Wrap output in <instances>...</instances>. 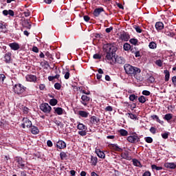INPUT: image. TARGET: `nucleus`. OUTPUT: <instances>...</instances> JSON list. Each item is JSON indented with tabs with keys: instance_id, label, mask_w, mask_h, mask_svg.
I'll use <instances>...</instances> for the list:
<instances>
[{
	"instance_id": "obj_1",
	"label": "nucleus",
	"mask_w": 176,
	"mask_h": 176,
	"mask_svg": "<svg viewBox=\"0 0 176 176\" xmlns=\"http://www.w3.org/2000/svg\"><path fill=\"white\" fill-rule=\"evenodd\" d=\"M104 55L105 56L106 61H108L111 65L119 64L123 65L126 64V59L123 56H115L118 47L115 46V43H107L102 47Z\"/></svg>"
},
{
	"instance_id": "obj_2",
	"label": "nucleus",
	"mask_w": 176,
	"mask_h": 176,
	"mask_svg": "<svg viewBox=\"0 0 176 176\" xmlns=\"http://www.w3.org/2000/svg\"><path fill=\"white\" fill-rule=\"evenodd\" d=\"M124 69L127 75H131V76H135L138 74H141V69L138 67H135L130 64H125L124 65Z\"/></svg>"
},
{
	"instance_id": "obj_3",
	"label": "nucleus",
	"mask_w": 176,
	"mask_h": 176,
	"mask_svg": "<svg viewBox=\"0 0 176 176\" xmlns=\"http://www.w3.org/2000/svg\"><path fill=\"white\" fill-rule=\"evenodd\" d=\"M26 90H27V87H24L21 84H16L13 87L14 93H15V94H17L18 96L23 94L24 91H25Z\"/></svg>"
},
{
	"instance_id": "obj_4",
	"label": "nucleus",
	"mask_w": 176,
	"mask_h": 176,
	"mask_svg": "<svg viewBox=\"0 0 176 176\" xmlns=\"http://www.w3.org/2000/svg\"><path fill=\"white\" fill-rule=\"evenodd\" d=\"M126 140L130 144H137V142H140V137H138V135L135 132L128 136Z\"/></svg>"
},
{
	"instance_id": "obj_5",
	"label": "nucleus",
	"mask_w": 176,
	"mask_h": 176,
	"mask_svg": "<svg viewBox=\"0 0 176 176\" xmlns=\"http://www.w3.org/2000/svg\"><path fill=\"white\" fill-rule=\"evenodd\" d=\"M40 109L42 112H44V113H50L52 111V107H50L48 103H42L40 104Z\"/></svg>"
},
{
	"instance_id": "obj_6",
	"label": "nucleus",
	"mask_w": 176,
	"mask_h": 176,
	"mask_svg": "<svg viewBox=\"0 0 176 176\" xmlns=\"http://www.w3.org/2000/svg\"><path fill=\"white\" fill-rule=\"evenodd\" d=\"M22 122L21 127L23 129H25V127H27V129H31V127H32V122L28 118H23Z\"/></svg>"
},
{
	"instance_id": "obj_7",
	"label": "nucleus",
	"mask_w": 176,
	"mask_h": 176,
	"mask_svg": "<svg viewBox=\"0 0 176 176\" xmlns=\"http://www.w3.org/2000/svg\"><path fill=\"white\" fill-rule=\"evenodd\" d=\"M91 98L90 97L87 96V95H82L81 96V100L80 102L84 107H87L88 104H90V100Z\"/></svg>"
},
{
	"instance_id": "obj_8",
	"label": "nucleus",
	"mask_w": 176,
	"mask_h": 176,
	"mask_svg": "<svg viewBox=\"0 0 176 176\" xmlns=\"http://www.w3.org/2000/svg\"><path fill=\"white\" fill-rule=\"evenodd\" d=\"M119 38L122 42H128V41L130 39V34L126 32H123L120 34Z\"/></svg>"
},
{
	"instance_id": "obj_9",
	"label": "nucleus",
	"mask_w": 176,
	"mask_h": 176,
	"mask_svg": "<svg viewBox=\"0 0 176 176\" xmlns=\"http://www.w3.org/2000/svg\"><path fill=\"white\" fill-rule=\"evenodd\" d=\"M15 161L18 163V168H24V167H25V164H24L25 161L23 160L21 157H16Z\"/></svg>"
},
{
	"instance_id": "obj_10",
	"label": "nucleus",
	"mask_w": 176,
	"mask_h": 176,
	"mask_svg": "<svg viewBox=\"0 0 176 176\" xmlns=\"http://www.w3.org/2000/svg\"><path fill=\"white\" fill-rule=\"evenodd\" d=\"M109 146L110 149H112L113 151H116V152H123V148L119 147L118 144H109Z\"/></svg>"
},
{
	"instance_id": "obj_11",
	"label": "nucleus",
	"mask_w": 176,
	"mask_h": 176,
	"mask_svg": "<svg viewBox=\"0 0 176 176\" xmlns=\"http://www.w3.org/2000/svg\"><path fill=\"white\" fill-rule=\"evenodd\" d=\"M121 157L125 160H131L133 158L130 156V152L124 151V152L121 153Z\"/></svg>"
},
{
	"instance_id": "obj_12",
	"label": "nucleus",
	"mask_w": 176,
	"mask_h": 176,
	"mask_svg": "<svg viewBox=\"0 0 176 176\" xmlns=\"http://www.w3.org/2000/svg\"><path fill=\"white\" fill-rule=\"evenodd\" d=\"M56 148L58 149H65V148H67V143L63 140H58L56 142Z\"/></svg>"
},
{
	"instance_id": "obj_13",
	"label": "nucleus",
	"mask_w": 176,
	"mask_h": 176,
	"mask_svg": "<svg viewBox=\"0 0 176 176\" xmlns=\"http://www.w3.org/2000/svg\"><path fill=\"white\" fill-rule=\"evenodd\" d=\"M102 12H104V8L102 7H100L98 8H96L94 10L93 14L95 17H98V16H100V14H101Z\"/></svg>"
},
{
	"instance_id": "obj_14",
	"label": "nucleus",
	"mask_w": 176,
	"mask_h": 176,
	"mask_svg": "<svg viewBox=\"0 0 176 176\" xmlns=\"http://www.w3.org/2000/svg\"><path fill=\"white\" fill-rule=\"evenodd\" d=\"M3 16H10L11 17H14V11L13 10H4L2 12Z\"/></svg>"
},
{
	"instance_id": "obj_15",
	"label": "nucleus",
	"mask_w": 176,
	"mask_h": 176,
	"mask_svg": "<svg viewBox=\"0 0 176 176\" xmlns=\"http://www.w3.org/2000/svg\"><path fill=\"white\" fill-rule=\"evenodd\" d=\"M8 46L10 47L11 50H19L20 49V45L19 43H11L8 44Z\"/></svg>"
},
{
	"instance_id": "obj_16",
	"label": "nucleus",
	"mask_w": 176,
	"mask_h": 176,
	"mask_svg": "<svg viewBox=\"0 0 176 176\" xmlns=\"http://www.w3.org/2000/svg\"><path fill=\"white\" fill-rule=\"evenodd\" d=\"M27 82H36V76L32 74H28L25 77Z\"/></svg>"
},
{
	"instance_id": "obj_17",
	"label": "nucleus",
	"mask_w": 176,
	"mask_h": 176,
	"mask_svg": "<svg viewBox=\"0 0 176 176\" xmlns=\"http://www.w3.org/2000/svg\"><path fill=\"white\" fill-rule=\"evenodd\" d=\"M164 167H166V168H170L171 170H174L176 168V164L174 162H166L164 164Z\"/></svg>"
},
{
	"instance_id": "obj_18",
	"label": "nucleus",
	"mask_w": 176,
	"mask_h": 176,
	"mask_svg": "<svg viewBox=\"0 0 176 176\" xmlns=\"http://www.w3.org/2000/svg\"><path fill=\"white\" fill-rule=\"evenodd\" d=\"M11 60H12V53L8 52L4 56V61L7 64H9L10 63Z\"/></svg>"
},
{
	"instance_id": "obj_19",
	"label": "nucleus",
	"mask_w": 176,
	"mask_h": 176,
	"mask_svg": "<svg viewBox=\"0 0 176 176\" xmlns=\"http://www.w3.org/2000/svg\"><path fill=\"white\" fill-rule=\"evenodd\" d=\"M155 28H156L157 31H162V30H163V28H164V24L162 21L156 22Z\"/></svg>"
},
{
	"instance_id": "obj_20",
	"label": "nucleus",
	"mask_w": 176,
	"mask_h": 176,
	"mask_svg": "<svg viewBox=\"0 0 176 176\" xmlns=\"http://www.w3.org/2000/svg\"><path fill=\"white\" fill-rule=\"evenodd\" d=\"M90 123L91 124H98L100 123V118L96 117V116H91L90 118Z\"/></svg>"
},
{
	"instance_id": "obj_21",
	"label": "nucleus",
	"mask_w": 176,
	"mask_h": 176,
	"mask_svg": "<svg viewBox=\"0 0 176 176\" xmlns=\"http://www.w3.org/2000/svg\"><path fill=\"white\" fill-rule=\"evenodd\" d=\"M96 153L98 157L100 159H105V153L103 151H101L100 149L96 150Z\"/></svg>"
},
{
	"instance_id": "obj_22",
	"label": "nucleus",
	"mask_w": 176,
	"mask_h": 176,
	"mask_svg": "<svg viewBox=\"0 0 176 176\" xmlns=\"http://www.w3.org/2000/svg\"><path fill=\"white\" fill-rule=\"evenodd\" d=\"M78 115L80 116H81V118H89V115H90V113L87 111L81 110L78 111Z\"/></svg>"
},
{
	"instance_id": "obj_23",
	"label": "nucleus",
	"mask_w": 176,
	"mask_h": 176,
	"mask_svg": "<svg viewBox=\"0 0 176 176\" xmlns=\"http://www.w3.org/2000/svg\"><path fill=\"white\" fill-rule=\"evenodd\" d=\"M90 163L91 166H97V163H98V158H97V157L91 155Z\"/></svg>"
},
{
	"instance_id": "obj_24",
	"label": "nucleus",
	"mask_w": 176,
	"mask_h": 176,
	"mask_svg": "<svg viewBox=\"0 0 176 176\" xmlns=\"http://www.w3.org/2000/svg\"><path fill=\"white\" fill-rule=\"evenodd\" d=\"M54 113L57 115H63L64 113V109L61 107H54Z\"/></svg>"
},
{
	"instance_id": "obj_25",
	"label": "nucleus",
	"mask_w": 176,
	"mask_h": 176,
	"mask_svg": "<svg viewBox=\"0 0 176 176\" xmlns=\"http://www.w3.org/2000/svg\"><path fill=\"white\" fill-rule=\"evenodd\" d=\"M30 127L32 134H34V135H36V134H39V129H38V127L32 125Z\"/></svg>"
},
{
	"instance_id": "obj_26",
	"label": "nucleus",
	"mask_w": 176,
	"mask_h": 176,
	"mask_svg": "<svg viewBox=\"0 0 176 176\" xmlns=\"http://www.w3.org/2000/svg\"><path fill=\"white\" fill-rule=\"evenodd\" d=\"M132 162H133V166H135V167H140V168H142V164H141V162L138 160L133 159L132 160Z\"/></svg>"
},
{
	"instance_id": "obj_27",
	"label": "nucleus",
	"mask_w": 176,
	"mask_h": 176,
	"mask_svg": "<svg viewBox=\"0 0 176 176\" xmlns=\"http://www.w3.org/2000/svg\"><path fill=\"white\" fill-rule=\"evenodd\" d=\"M118 133L121 137H127V135H129V132L126 129H120Z\"/></svg>"
},
{
	"instance_id": "obj_28",
	"label": "nucleus",
	"mask_w": 176,
	"mask_h": 176,
	"mask_svg": "<svg viewBox=\"0 0 176 176\" xmlns=\"http://www.w3.org/2000/svg\"><path fill=\"white\" fill-rule=\"evenodd\" d=\"M0 30L1 32H6V24H5V22L0 21Z\"/></svg>"
},
{
	"instance_id": "obj_29",
	"label": "nucleus",
	"mask_w": 176,
	"mask_h": 176,
	"mask_svg": "<svg viewBox=\"0 0 176 176\" xmlns=\"http://www.w3.org/2000/svg\"><path fill=\"white\" fill-rule=\"evenodd\" d=\"M98 74H96V79L100 80V79L102 78V74H104V71L102 70V69H98Z\"/></svg>"
},
{
	"instance_id": "obj_30",
	"label": "nucleus",
	"mask_w": 176,
	"mask_h": 176,
	"mask_svg": "<svg viewBox=\"0 0 176 176\" xmlns=\"http://www.w3.org/2000/svg\"><path fill=\"white\" fill-rule=\"evenodd\" d=\"M164 74L165 75V82H168L170 80V72L166 69L164 70Z\"/></svg>"
},
{
	"instance_id": "obj_31",
	"label": "nucleus",
	"mask_w": 176,
	"mask_h": 176,
	"mask_svg": "<svg viewBox=\"0 0 176 176\" xmlns=\"http://www.w3.org/2000/svg\"><path fill=\"white\" fill-rule=\"evenodd\" d=\"M77 129L78 130H87V126L80 122L78 123V126H77Z\"/></svg>"
},
{
	"instance_id": "obj_32",
	"label": "nucleus",
	"mask_w": 176,
	"mask_h": 176,
	"mask_svg": "<svg viewBox=\"0 0 176 176\" xmlns=\"http://www.w3.org/2000/svg\"><path fill=\"white\" fill-rule=\"evenodd\" d=\"M151 119H153V120H156V122H157V123H160V124H163L164 122L160 120V119H159V116H157V115H153L151 116Z\"/></svg>"
},
{
	"instance_id": "obj_33",
	"label": "nucleus",
	"mask_w": 176,
	"mask_h": 176,
	"mask_svg": "<svg viewBox=\"0 0 176 176\" xmlns=\"http://www.w3.org/2000/svg\"><path fill=\"white\" fill-rule=\"evenodd\" d=\"M172 119H173V114L171 113H167L164 117V120H166V122H170V120Z\"/></svg>"
},
{
	"instance_id": "obj_34",
	"label": "nucleus",
	"mask_w": 176,
	"mask_h": 176,
	"mask_svg": "<svg viewBox=\"0 0 176 176\" xmlns=\"http://www.w3.org/2000/svg\"><path fill=\"white\" fill-rule=\"evenodd\" d=\"M60 160H64L65 159L67 160L68 155H67V153L63 151V152H60Z\"/></svg>"
},
{
	"instance_id": "obj_35",
	"label": "nucleus",
	"mask_w": 176,
	"mask_h": 176,
	"mask_svg": "<svg viewBox=\"0 0 176 176\" xmlns=\"http://www.w3.org/2000/svg\"><path fill=\"white\" fill-rule=\"evenodd\" d=\"M123 49L125 50V52H129V50L131 49V45L129 44V43H125L123 45Z\"/></svg>"
},
{
	"instance_id": "obj_36",
	"label": "nucleus",
	"mask_w": 176,
	"mask_h": 176,
	"mask_svg": "<svg viewBox=\"0 0 176 176\" xmlns=\"http://www.w3.org/2000/svg\"><path fill=\"white\" fill-rule=\"evenodd\" d=\"M149 49H156L157 47V44L155 41H151L148 44Z\"/></svg>"
},
{
	"instance_id": "obj_37",
	"label": "nucleus",
	"mask_w": 176,
	"mask_h": 176,
	"mask_svg": "<svg viewBox=\"0 0 176 176\" xmlns=\"http://www.w3.org/2000/svg\"><path fill=\"white\" fill-rule=\"evenodd\" d=\"M138 99V96L135 94H131L129 96V100L130 101H133V102H134V101H137Z\"/></svg>"
},
{
	"instance_id": "obj_38",
	"label": "nucleus",
	"mask_w": 176,
	"mask_h": 176,
	"mask_svg": "<svg viewBox=\"0 0 176 176\" xmlns=\"http://www.w3.org/2000/svg\"><path fill=\"white\" fill-rule=\"evenodd\" d=\"M138 101L141 104H145V102H146V98L144 96H141L138 98Z\"/></svg>"
},
{
	"instance_id": "obj_39",
	"label": "nucleus",
	"mask_w": 176,
	"mask_h": 176,
	"mask_svg": "<svg viewBox=\"0 0 176 176\" xmlns=\"http://www.w3.org/2000/svg\"><path fill=\"white\" fill-rule=\"evenodd\" d=\"M130 43H131V45H133L134 46H137L138 45V39L137 38H131L129 40Z\"/></svg>"
},
{
	"instance_id": "obj_40",
	"label": "nucleus",
	"mask_w": 176,
	"mask_h": 176,
	"mask_svg": "<svg viewBox=\"0 0 176 176\" xmlns=\"http://www.w3.org/2000/svg\"><path fill=\"white\" fill-rule=\"evenodd\" d=\"M57 102H58V101L57 100V99H51L50 100V105H52V107H55V105H57Z\"/></svg>"
},
{
	"instance_id": "obj_41",
	"label": "nucleus",
	"mask_w": 176,
	"mask_h": 176,
	"mask_svg": "<svg viewBox=\"0 0 176 176\" xmlns=\"http://www.w3.org/2000/svg\"><path fill=\"white\" fill-rule=\"evenodd\" d=\"M152 170H155L156 171H160V170H163V167L157 166L155 164L151 165Z\"/></svg>"
},
{
	"instance_id": "obj_42",
	"label": "nucleus",
	"mask_w": 176,
	"mask_h": 176,
	"mask_svg": "<svg viewBox=\"0 0 176 176\" xmlns=\"http://www.w3.org/2000/svg\"><path fill=\"white\" fill-rule=\"evenodd\" d=\"M126 116H128V118H130V119H132L133 120H136L137 119V116L135 114H133L131 113H128L126 114Z\"/></svg>"
},
{
	"instance_id": "obj_43",
	"label": "nucleus",
	"mask_w": 176,
	"mask_h": 176,
	"mask_svg": "<svg viewBox=\"0 0 176 176\" xmlns=\"http://www.w3.org/2000/svg\"><path fill=\"white\" fill-rule=\"evenodd\" d=\"M133 28L138 34H141V32H142V30L141 29V28H140V26L137 25H133Z\"/></svg>"
},
{
	"instance_id": "obj_44",
	"label": "nucleus",
	"mask_w": 176,
	"mask_h": 176,
	"mask_svg": "<svg viewBox=\"0 0 176 176\" xmlns=\"http://www.w3.org/2000/svg\"><path fill=\"white\" fill-rule=\"evenodd\" d=\"M79 135H81V137H85V135H87V130H82L78 131Z\"/></svg>"
},
{
	"instance_id": "obj_45",
	"label": "nucleus",
	"mask_w": 176,
	"mask_h": 176,
	"mask_svg": "<svg viewBox=\"0 0 176 176\" xmlns=\"http://www.w3.org/2000/svg\"><path fill=\"white\" fill-rule=\"evenodd\" d=\"M144 140L147 144H152L153 142V139L151 137H146Z\"/></svg>"
},
{
	"instance_id": "obj_46",
	"label": "nucleus",
	"mask_w": 176,
	"mask_h": 176,
	"mask_svg": "<svg viewBox=\"0 0 176 176\" xmlns=\"http://www.w3.org/2000/svg\"><path fill=\"white\" fill-rule=\"evenodd\" d=\"M155 65H157V67H163V60L160 59L155 60Z\"/></svg>"
},
{
	"instance_id": "obj_47",
	"label": "nucleus",
	"mask_w": 176,
	"mask_h": 176,
	"mask_svg": "<svg viewBox=\"0 0 176 176\" xmlns=\"http://www.w3.org/2000/svg\"><path fill=\"white\" fill-rule=\"evenodd\" d=\"M45 56L47 57V58H50V60H54L53 55L49 52H46Z\"/></svg>"
},
{
	"instance_id": "obj_48",
	"label": "nucleus",
	"mask_w": 176,
	"mask_h": 176,
	"mask_svg": "<svg viewBox=\"0 0 176 176\" xmlns=\"http://www.w3.org/2000/svg\"><path fill=\"white\" fill-rule=\"evenodd\" d=\"M101 55H100V54H95L93 56V58H94V60H101Z\"/></svg>"
},
{
	"instance_id": "obj_49",
	"label": "nucleus",
	"mask_w": 176,
	"mask_h": 176,
	"mask_svg": "<svg viewBox=\"0 0 176 176\" xmlns=\"http://www.w3.org/2000/svg\"><path fill=\"white\" fill-rule=\"evenodd\" d=\"M104 110L106 112H112V111H113V107H112V106H107Z\"/></svg>"
},
{
	"instance_id": "obj_50",
	"label": "nucleus",
	"mask_w": 176,
	"mask_h": 176,
	"mask_svg": "<svg viewBox=\"0 0 176 176\" xmlns=\"http://www.w3.org/2000/svg\"><path fill=\"white\" fill-rule=\"evenodd\" d=\"M54 88L56 90H60L61 89V84L56 82L54 84Z\"/></svg>"
},
{
	"instance_id": "obj_51",
	"label": "nucleus",
	"mask_w": 176,
	"mask_h": 176,
	"mask_svg": "<svg viewBox=\"0 0 176 176\" xmlns=\"http://www.w3.org/2000/svg\"><path fill=\"white\" fill-rule=\"evenodd\" d=\"M156 128H155V126H151L150 129V133H151V134H156Z\"/></svg>"
},
{
	"instance_id": "obj_52",
	"label": "nucleus",
	"mask_w": 176,
	"mask_h": 176,
	"mask_svg": "<svg viewBox=\"0 0 176 176\" xmlns=\"http://www.w3.org/2000/svg\"><path fill=\"white\" fill-rule=\"evenodd\" d=\"M70 75L71 74L69 73V71L65 72V76H64L65 79L66 80L69 79Z\"/></svg>"
},
{
	"instance_id": "obj_53",
	"label": "nucleus",
	"mask_w": 176,
	"mask_h": 176,
	"mask_svg": "<svg viewBox=\"0 0 176 176\" xmlns=\"http://www.w3.org/2000/svg\"><path fill=\"white\" fill-rule=\"evenodd\" d=\"M55 74H56L54 76V79H58L60 78V74H58V70L57 69H55Z\"/></svg>"
},
{
	"instance_id": "obj_54",
	"label": "nucleus",
	"mask_w": 176,
	"mask_h": 176,
	"mask_svg": "<svg viewBox=\"0 0 176 176\" xmlns=\"http://www.w3.org/2000/svg\"><path fill=\"white\" fill-rule=\"evenodd\" d=\"M162 137L164 138V140H167V138H168V132L162 133Z\"/></svg>"
},
{
	"instance_id": "obj_55",
	"label": "nucleus",
	"mask_w": 176,
	"mask_h": 176,
	"mask_svg": "<svg viewBox=\"0 0 176 176\" xmlns=\"http://www.w3.org/2000/svg\"><path fill=\"white\" fill-rule=\"evenodd\" d=\"M142 94H143V96H151V91L148 90L142 91Z\"/></svg>"
},
{
	"instance_id": "obj_56",
	"label": "nucleus",
	"mask_w": 176,
	"mask_h": 176,
	"mask_svg": "<svg viewBox=\"0 0 176 176\" xmlns=\"http://www.w3.org/2000/svg\"><path fill=\"white\" fill-rule=\"evenodd\" d=\"M148 83H153V82H155V78L153 76H150L148 78Z\"/></svg>"
},
{
	"instance_id": "obj_57",
	"label": "nucleus",
	"mask_w": 176,
	"mask_h": 176,
	"mask_svg": "<svg viewBox=\"0 0 176 176\" xmlns=\"http://www.w3.org/2000/svg\"><path fill=\"white\" fill-rule=\"evenodd\" d=\"M138 50V48L137 47H131V49L129 50L131 52V53H133V54H134V53H135V52H137Z\"/></svg>"
},
{
	"instance_id": "obj_58",
	"label": "nucleus",
	"mask_w": 176,
	"mask_h": 176,
	"mask_svg": "<svg viewBox=\"0 0 176 176\" xmlns=\"http://www.w3.org/2000/svg\"><path fill=\"white\" fill-rule=\"evenodd\" d=\"M165 34L167 35L168 36H174V35H175L173 32H165Z\"/></svg>"
},
{
	"instance_id": "obj_59",
	"label": "nucleus",
	"mask_w": 176,
	"mask_h": 176,
	"mask_svg": "<svg viewBox=\"0 0 176 176\" xmlns=\"http://www.w3.org/2000/svg\"><path fill=\"white\" fill-rule=\"evenodd\" d=\"M135 54V57L138 58V57H141V53L140 52V50H138V51H135L134 52Z\"/></svg>"
},
{
	"instance_id": "obj_60",
	"label": "nucleus",
	"mask_w": 176,
	"mask_h": 176,
	"mask_svg": "<svg viewBox=\"0 0 176 176\" xmlns=\"http://www.w3.org/2000/svg\"><path fill=\"white\" fill-rule=\"evenodd\" d=\"M32 52H34V53H39V49L38 48V47L34 46L32 47Z\"/></svg>"
},
{
	"instance_id": "obj_61",
	"label": "nucleus",
	"mask_w": 176,
	"mask_h": 176,
	"mask_svg": "<svg viewBox=\"0 0 176 176\" xmlns=\"http://www.w3.org/2000/svg\"><path fill=\"white\" fill-rule=\"evenodd\" d=\"M29 110L30 109H28V107H24L23 109V113H25V115H28Z\"/></svg>"
},
{
	"instance_id": "obj_62",
	"label": "nucleus",
	"mask_w": 176,
	"mask_h": 176,
	"mask_svg": "<svg viewBox=\"0 0 176 176\" xmlns=\"http://www.w3.org/2000/svg\"><path fill=\"white\" fill-rule=\"evenodd\" d=\"M83 19H84L85 21H86L87 23L90 21V16H89L87 15H85L83 16Z\"/></svg>"
},
{
	"instance_id": "obj_63",
	"label": "nucleus",
	"mask_w": 176,
	"mask_h": 176,
	"mask_svg": "<svg viewBox=\"0 0 176 176\" xmlns=\"http://www.w3.org/2000/svg\"><path fill=\"white\" fill-rule=\"evenodd\" d=\"M172 82L175 86V87H176V76H174L173 78H172Z\"/></svg>"
},
{
	"instance_id": "obj_64",
	"label": "nucleus",
	"mask_w": 176,
	"mask_h": 176,
	"mask_svg": "<svg viewBox=\"0 0 176 176\" xmlns=\"http://www.w3.org/2000/svg\"><path fill=\"white\" fill-rule=\"evenodd\" d=\"M151 172L149 171H146L145 173H144V174L142 175V176H151Z\"/></svg>"
}]
</instances>
